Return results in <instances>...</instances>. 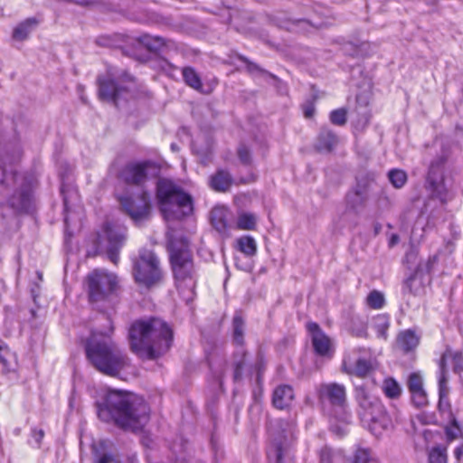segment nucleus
<instances>
[{
	"instance_id": "1",
	"label": "nucleus",
	"mask_w": 463,
	"mask_h": 463,
	"mask_svg": "<svg viewBox=\"0 0 463 463\" xmlns=\"http://www.w3.org/2000/svg\"><path fill=\"white\" fill-rule=\"evenodd\" d=\"M99 418L126 430H142L149 420V407L143 398L122 391H109L97 402Z\"/></svg>"
},
{
	"instance_id": "2",
	"label": "nucleus",
	"mask_w": 463,
	"mask_h": 463,
	"mask_svg": "<svg viewBox=\"0 0 463 463\" xmlns=\"http://www.w3.org/2000/svg\"><path fill=\"white\" fill-rule=\"evenodd\" d=\"M128 335L131 350L148 359H155L165 353L173 338L167 324L157 317L136 320Z\"/></svg>"
},
{
	"instance_id": "3",
	"label": "nucleus",
	"mask_w": 463,
	"mask_h": 463,
	"mask_svg": "<svg viewBox=\"0 0 463 463\" xmlns=\"http://www.w3.org/2000/svg\"><path fill=\"white\" fill-rule=\"evenodd\" d=\"M32 203L31 184L13 168L2 169L0 177V227L18 213L27 212Z\"/></svg>"
},
{
	"instance_id": "4",
	"label": "nucleus",
	"mask_w": 463,
	"mask_h": 463,
	"mask_svg": "<svg viewBox=\"0 0 463 463\" xmlns=\"http://www.w3.org/2000/svg\"><path fill=\"white\" fill-rule=\"evenodd\" d=\"M167 250L176 287L193 291L196 270L188 239L178 232L169 233Z\"/></svg>"
},
{
	"instance_id": "5",
	"label": "nucleus",
	"mask_w": 463,
	"mask_h": 463,
	"mask_svg": "<svg viewBox=\"0 0 463 463\" xmlns=\"http://www.w3.org/2000/svg\"><path fill=\"white\" fill-rule=\"evenodd\" d=\"M86 354L97 371L109 376H117L128 364V357L115 343L96 335L88 341Z\"/></svg>"
},
{
	"instance_id": "6",
	"label": "nucleus",
	"mask_w": 463,
	"mask_h": 463,
	"mask_svg": "<svg viewBox=\"0 0 463 463\" xmlns=\"http://www.w3.org/2000/svg\"><path fill=\"white\" fill-rule=\"evenodd\" d=\"M156 199L162 213L175 217L193 212V200L179 185L169 179H159L156 184Z\"/></svg>"
},
{
	"instance_id": "7",
	"label": "nucleus",
	"mask_w": 463,
	"mask_h": 463,
	"mask_svg": "<svg viewBox=\"0 0 463 463\" xmlns=\"http://www.w3.org/2000/svg\"><path fill=\"white\" fill-rule=\"evenodd\" d=\"M133 277L137 284L146 288L158 285L163 279L160 260L155 252L143 250L133 260Z\"/></svg>"
},
{
	"instance_id": "8",
	"label": "nucleus",
	"mask_w": 463,
	"mask_h": 463,
	"mask_svg": "<svg viewBox=\"0 0 463 463\" xmlns=\"http://www.w3.org/2000/svg\"><path fill=\"white\" fill-rule=\"evenodd\" d=\"M358 402L362 420L367 423L369 430L379 437L392 423L384 406L378 398L364 392L359 393Z\"/></svg>"
},
{
	"instance_id": "9",
	"label": "nucleus",
	"mask_w": 463,
	"mask_h": 463,
	"mask_svg": "<svg viewBox=\"0 0 463 463\" xmlns=\"http://www.w3.org/2000/svg\"><path fill=\"white\" fill-rule=\"evenodd\" d=\"M99 96L102 100L113 101L125 97L134 87V78L125 71L109 70L106 76L99 77Z\"/></svg>"
},
{
	"instance_id": "10",
	"label": "nucleus",
	"mask_w": 463,
	"mask_h": 463,
	"mask_svg": "<svg viewBox=\"0 0 463 463\" xmlns=\"http://www.w3.org/2000/svg\"><path fill=\"white\" fill-rule=\"evenodd\" d=\"M445 161L444 156L433 160L427 177L431 196L439 199L443 204L454 197L452 176L450 174H445L443 170Z\"/></svg>"
},
{
	"instance_id": "11",
	"label": "nucleus",
	"mask_w": 463,
	"mask_h": 463,
	"mask_svg": "<svg viewBox=\"0 0 463 463\" xmlns=\"http://www.w3.org/2000/svg\"><path fill=\"white\" fill-rule=\"evenodd\" d=\"M161 166L151 160L127 164L120 171V179L128 184L142 186L150 179L159 175Z\"/></svg>"
},
{
	"instance_id": "12",
	"label": "nucleus",
	"mask_w": 463,
	"mask_h": 463,
	"mask_svg": "<svg viewBox=\"0 0 463 463\" xmlns=\"http://www.w3.org/2000/svg\"><path fill=\"white\" fill-rule=\"evenodd\" d=\"M116 275L104 270H94L89 276V295L92 302L106 300L116 290Z\"/></svg>"
},
{
	"instance_id": "13",
	"label": "nucleus",
	"mask_w": 463,
	"mask_h": 463,
	"mask_svg": "<svg viewBox=\"0 0 463 463\" xmlns=\"http://www.w3.org/2000/svg\"><path fill=\"white\" fill-rule=\"evenodd\" d=\"M120 203L124 211L136 222L139 223L148 219L151 211L150 196L146 192L136 197H123Z\"/></svg>"
},
{
	"instance_id": "14",
	"label": "nucleus",
	"mask_w": 463,
	"mask_h": 463,
	"mask_svg": "<svg viewBox=\"0 0 463 463\" xmlns=\"http://www.w3.org/2000/svg\"><path fill=\"white\" fill-rule=\"evenodd\" d=\"M319 400L328 402L333 407L344 408L346 404V391L343 384L337 383H322L317 388Z\"/></svg>"
},
{
	"instance_id": "15",
	"label": "nucleus",
	"mask_w": 463,
	"mask_h": 463,
	"mask_svg": "<svg viewBox=\"0 0 463 463\" xmlns=\"http://www.w3.org/2000/svg\"><path fill=\"white\" fill-rule=\"evenodd\" d=\"M103 232L107 240L106 252L108 258L114 264H117L119 259V250L125 241V230L107 223Z\"/></svg>"
},
{
	"instance_id": "16",
	"label": "nucleus",
	"mask_w": 463,
	"mask_h": 463,
	"mask_svg": "<svg viewBox=\"0 0 463 463\" xmlns=\"http://www.w3.org/2000/svg\"><path fill=\"white\" fill-rule=\"evenodd\" d=\"M341 370L347 374L364 378L371 373L373 364L364 358L354 360L351 355H347L343 360Z\"/></svg>"
},
{
	"instance_id": "17",
	"label": "nucleus",
	"mask_w": 463,
	"mask_h": 463,
	"mask_svg": "<svg viewBox=\"0 0 463 463\" xmlns=\"http://www.w3.org/2000/svg\"><path fill=\"white\" fill-rule=\"evenodd\" d=\"M307 329L312 335V344L317 354L326 355L330 352V339L321 331L317 323H308Z\"/></svg>"
},
{
	"instance_id": "18",
	"label": "nucleus",
	"mask_w": 463,
	"mask_h": 463,
	"mask_svg": "<svg viewBox=\"0 0 463 463\" xmlns=\"http://www.w3.org/2000/svg\"><path fill=\"white\" fill-rule=\"evenodd\" d=\"M294 399V392L290 385L282 384L278 386L273 392L272 403L273 405L283 410L289 406Z\"/></svg>"
},
{
	"instance_id": "19",
	"label": "nucleus",
	"mask_w": 463,
	"mask_h": 463,
	"mask_svg": "<svg viewBox=\"0 0 463 463\" xmlns=\"http://www.w3.org/2000/svg\"><path fill=\"white\" fill-rule=\"evenodd\" d=\"M397 346L404 353L413 351L420 344V335L413 330L407 329L402 331L397 335Z\"/></svg>"
},
{
	"instance_id": "20",
	"label": "nucleus",
	"mask_w": 463,
	"mask_h": 463,
	"mask_svg": "<svg viewBox=\"0 0 463 463\" xmlns=\"http://www.w3.org/2000/svg\"><path fill=\"white\" fill-rule=\"evenodd\" d=\"M337 137L328 129H322L317 137L316 149L319 152L329 153L337 145Z\"/></svg>"
},
{
	"instance_id": "21",
	"label": "nucleus",
	"mask_w": 463,
	"mask_h": 463,
	"mask_svg": "<svg viewBox=\"0 0 463 463\" xmlns=\"http://www.w3.org/2000/svg\"><path fill=\"white\" fill-rule=\"evenodd\" d=\"M232 184V177L228 171L223 169L218 170L211 176L210 185L217 192H226L230 189Z\"/></svg>"
},
{
	"instance_id": "22",
	"label": "nucleus",
	"mask_w": 463,
	"mask_h": 463,
	"mask_svg": "<svg viewBox=\"0 0 463 463\" xmlns=\"http://www.w3.org/2000/svg\"><path fill=\"white\" fill-rule=\"evenodd\" d=\"M288 444L285 437H279L274 439L271 446L268 450V457L269 460H274V463H283V458L287 455Z\"/></svg>"
},
{
	"instance_id": "23",
	"label": "nucleus",
	"mask_w": 463,
	"mask_h": 463,
	"mask_svg": "<svg viewBox=\"0 0 463 463\" xmlns=\"http://www.w3.org/2000/svg\"><path fill=\"white\" fill-rule=\"evenodd\" d=\"M231 215L227 208L222 206L214 207L211 212V222L213 226L219 232H224L228 227V219Z\"/></svg>"
},
{
	"instance_id": "24",
	"label": "nucleus",
	"mask_w": 463,
	"mask_h": 463,
	"mask_svg": "<svg viewBox=\"0 0 463 463\" xmlns=\"http://www.w3.org/2000/svg\"><path fill=\"white\" fill-rule=\"evenodd\" d=\"M247 360V352L240 347L233 355V379L234 381H240L242 378L243 373L245 371H250L246 363Z\"/></svg>"
},
{
	"instance_id": "25",
	"label": "nucleus",
	"mask_w": 463,
	"mask_h": 463,
	"mask_svg": "<svg viewBox=\"0 0 463 463\" xmlns=\"http://www.w3.org/2000/svg\"><path fill=\"white\" fill-rule=\"evenodd\" d=\"M389 326L390 321L386 315H378L372 319L371 327L376 332L379 338L387 339Z\"/></svg>"
},
{
	"instance_id": "26",
	"label": "nucleus",
	"mask_w": 463,
	"mask_h": 463,
	"mask_svg": "<svg viewBox=\"0 0 463 463\" xmlns=\"http://www.w3.org/2000/svg\"><path fill=\"white\" fill-rule=\"evenodd\" d=\"M37 24V21L34 18L26 19L24 22L17 25L13 32V38L16 41L25 40L33 28Z\"/></svg>"
},
{
	"instance_id": "27",
	"label": "nucleus",
	"mask_w": 463,
	"mask_h": 463,
	"mask_svg": "<svg viewBox=\"0 0 463 463\" xmlns=\"http://www.w3.org/2000/svg\"><path fill=\"white\" fill-rule=\"evenodd\" d=\"M183 78L186 85L195 90L202 91L203 84L199 74L192 67H184L182 71Z\"/></svg>"
},
{
	"instance_id": "28",
	"label": "nucleus",
	"mask_w": 463,
	"mask_h": 463,
	"mask_svg": "<svg viewBox=\"0 0 463 463\" xmlns=\"http://www.w3.org/2000/svg\"><path fill=\"white\" fill-rule=\"evenodd\" d=\"M275 24L281 28L288 31H296L298 27L305 28L308 24V21L305 19L290 20L280 14L275 17Z\"/></svg>"
},
{
	"instance_id": "29",
	"label": "nucleus",
	"mask_w": 463,
	"mask_h": 463,
	"mask_svg": "<svg viewBox=\"0 0 463 463\" xmlns=\"http://www.w3.org/2000/svg\"><path fill=\"white\" fill-rule=\"evenodd\" d=\"M137 41L151 52H156L165 45L164 38L159 36H151L149 34L141 35L137 38Z\"/></svg>"
},
{
	"instance_id": "30",
	"label": "nucleus",
	"mask_w": 463,
	"mask_h": 463,
	"mask_svg": "<svg viewBox=\"0 0 463 463\" xmlns=\"http://www.w3.org/2000/svg\"><path fill=\"white\" fill-rule=\"evenodd\" d=\"M233 341L242 347L244 341V320L240 313H236L232 320Z\"/></svg>"
},
{
	"instance_id": "31",
	"label": "nucleus",
	"mask_w": 463,
	"mask_h": 463,
	"mask_svg": "<svg viewBox=\"0 0 463 463\" xmlns=\"http://www.w3.org/2000/svg\"><path fill=\"white\" fill-rule=\"evenodd\" d=\"M367 201V198L362 195H358L351 191L346 194L347 206L355 213H359L362 209H364Z\"/></svg>"
},
{
	"instance_id": "32",
	"label": "nucleus",
	"mask_w": 463,
	"mask_h": 463,
	"mask_svg": "<svg viewBox=\"0 0 463 463\" xmlns=\"http://www.w3.org/2000/svg\"><path fill=\"white\" fill-rule=\"evenodd\" d=\"M14 360V354L11 353L7 345L0 339V364L4 370H13L12 362Z\"/></svg>"
},
{
	"instance_id": "33",
	"label": "nucleus",
	"mask_w": 463,
	"mask_h": 463,
	"mask_svg": "<svg viewBox=\"0 0 463 463\" xmlns=\"http://www.w3.org/2000/svg\"><path fill=\"white\" fill-rule=\"evenodd\" d=\"M238 246L241 252L247 256H253L257 251L255 240L250 236H243L238 240Z\"/></svg>"
},
{
	"instance_id": "34",
	"label": "nucleus",
	"mask_w": 463,
	"mask_h": 463,
	"mask_svg": "<svg viewBox=\"0 0 463 463\" xmlns=\"http://www.w3.org/2000/svg\"><path fill=\"white\" fill-rule=\"evenodd\" d=\"M388 179L393 187L400 189L406 184L408 177L405 171L392 169L388 173Z\"/></svg>"
},
{
	"instance_id": "35",
	"label": "nucleus",
	"mask_w": 463,
	"mask_h": 463,
	"mask_svg": "<svg viewBox=\"0 0 463 463\" xmlns=\"http://www.w3.org/2000/svg\"><path fill=\"white\" fill-rule=\"evenodd\" d=\"M383 390L389 398L395 399L400 396L402 388L393 378L385 379L383 384Z\"/></svg>"
},
{
	"instance_id": "36",
	"label": "nucleus",
	"mask_w": 463,
	"mask_h": 463,
	"mask_svg": "<svg viewBox=\"0 0 463 463\" xmlns=\"http://www.w3.org/2000/svg\"><path fill=\"white\" fill-rule=\"evenodd\" d=\"M448 355L444 354L440 359V376L439 379V396H448L449 395V387H448V379L446 376V372L444 368V363L447 360Z\"/></svg>"
},
{
	"instance_id": "37",
	"label": "nucleus",
	"mask_w": 463,
	"mask_h": 463,
	"mask_svg": "<svg viewBox=\"0 0 463 463\" xmlns=\"http://www.w3.org/2000/svg\"><path fill=\"white\" fill-rule=\"evenodd\" d=\"M403 288L405 291L413 295H418L422 291V283L417 275L411 276L405 282Z\"/></svg>"
},
{
	"instance_id": "38",
	"label": "nucleus",
	"mask_w": 463,
	"mask_h": 463,
	"mask_svg": "<svg viewBox=\"0 0 463 463\" xmlns=\"http://www.w3.org/2000/svg\"><path fill=\"white\" fill-rule=\"evenodd\" d=\"M367 305L374 309L382 308L385 304V298L383 293L373 290L366 298Z\"/></svg>"
},
{
	"instance_id": "39",
	"label": "nucleus",
	"mask_w": 463,
	"mask_h": 463,
	"mask_svg": "<svg viewBox=\"0 0 463 463\" xmlns=\"http://www.w3.org/2000/svg\"><path fill=\"white\" fill-rule=\"evenodd\" d=\"M256 225V217L252 213H241L237 220V226L241 230H253Z\"/></svg>"
},
{
	"instance_id": "40",
	"label": "nucleus",
	"mask_w": 463,
	"mask_h": 463,
	"mask_svg": "<svg viewBox=\"0 0 463 463\" xmlns=\"http://www.w3.org/2000/svg\"><path fill=\"white\" fill-rule=\"evenodd\" d=\"M352 463H378L368 449H358L353 458Z\"/></svg>"
},
{
	"instance_id": "41",
	"label": "nucleus",
	"mask_w": 463,
	"mask_h": 463,
	"mask_svg": "<svg viewBox=\"0 0 463 463\" xmlns=\"http://www.w3.org/2000/svg\"><path fill=\"white\" fill-rule=\"evenodd\" d=\"M369 187H370L369 180L358 179L355 186L351 190V192L369 199Z\"/></svg>"
},
{
	"instance_id": "42",
	"label": "nucleus",
	"mask_w": 463,
	"mask_h": 463,
	"mask_svg": "<svg viewBox=\"0 0 463 463\" xmlns=\"http://www.w3.org/2000/svg\"><path fill=\"white\" fill-rule=\"evenodd\" d=\"M430 463H447L446 449L441 448H434L429 456Z\"/></svg>"
},
{
	"instance_id": "43",
	"label": "nucleus",
	"mask_w": 463,
	"mask_h": 463,
	"mask_svg": "<svg viewBox=\"0 0 463 463\" xmlns=\"http://www.w3.org/2000/svg\"><path fill=\"white\" fill-rule=\"evenodd\" d=\"M346 115L345 109H335L330 113V120L334 125L344 126L346 123Z\"/></svg>"
},
{
	"instance_id": "44",
	"label": "nucleus",
	"mask_w": 463,
	"mask_h": 463,
	"mask_svg": "<svg viewBox=\"0 0 463 463\" xmlns=\"http://www.w3.org/2000/svg\"><path fill=\"white\" fill-rule=\"evenodd\" d=\"M61 193L63 196V203L65 211L69 210L70 200L72 195H75L76 193L73 187L71 184H64V177L62 176V184L61 187Z\"/></svg>"
},
{
	"instance_id": "45",
	"label": "nucleus",
	"mask_w": 463,
	"mask_h": 463,
	"mask_svg": "<svg viewBox=\"0 0 463 463\" xmlns=\"http://www.w3.org/2000/svg\"><path fill=\"white\" fill-rule=\"evenodd\" d=\"M237 156L241 164L244 165H250L251 164V153L250 149L244 146L241 145L237 149Z\"/></svg>"
},
{
	"instance_id": "46",
	"label": "nucleus",
	"mask_w": 463,
	"mask_h": 463,
	"mask_svg": "<svg viewBox=\"0 0 463 463\" xmlns=\"http://www.w3.org/2000/svg\"><path fill=\"white\" fill-rule=\"evenodd\" d=\"M411 393L412 402L416 407H422L428 403L427 394L423 389Z\"/></svg>"
},
{
	"instance_id": "47",
	"label": "nucleus",
	"mask_w": 463,
	"mask_h": 463,
	"mask_svg": "<svg viewBox=\"0 0 463 463\" xmlns=\"http://www.w3.org/2000/svg\"><path fill=\"white\" fill-rule=\"evenodd\" d=\"M408 388L411 392L422 390V379L417 373H412L408 381Z\"/></svg>"
},
{
	"instance_id": "48",
	"label": "nucleus",
	"mask_w": 463,
	"mask_h": 463,
	"mask_svg": "<svg viewBox=\"0 0 463 463\" xmlns=\"http://www.w3.org/2000/svg\"><path fill=\"white\" fill-rule=\"evenodd\" d=\"M448 420L451 422V425L446 427V435L448 439H454L460 434V429L458 426L454 417Z\"/></svg>"
},
{
	"instance_id": "49",
	"label": "nucleus",
	"mask_w": 463,
	"mask_h": 463,
	"mask_svg": "<svg viewBox=\"0 0 463 463\" xmlns=\"http://www.w3.org/2000/svg\"><path fill=\"white\" fill-rule=\"evenodd\" d=\"M438 407L440 412L447 414L448 419L453 417L448 396H439Z\"/></svg>"
},
{
	"instance_id": "50",
	"label": "nucleus",
	"mask_w": 463,
	"mask_h": 463,
	"mask_svg": "<svg viewBox=\"0 0 463 463\" xmlns=\"http://www.w3.org/2000/svg\"><path fill=\"white\" fill-rule=\"evenodd\" d=\"M453 363L455 371H460L463 369V357L460 354H457L453 356Z\"/></svg>"
},
{
	"instance_id": "51",
	"label": "nucleus",
	"mask_w": 463,
	"mask_h": 463,
	"mask_svg": "<svg viewBox=\"0 0 463 463\" xmlns=\"http://www.w3.org/2000/svg\"><path fill=\"white\" fill-rule=\"evenodd\" d=\"M99 463H120V461L112 455L104 454L99 458Z\"/></svg>"
},
{
	"instance_id": "52",
	"label": "nucleus",
	"mask_w": 463,
	"mask_h": 463,
	"mask_svg": "<svg viewBox=\"0 0 463 463\" xmlns=\"http://www.w3.org/2000/svg\"><path fill=\"white\" fill-rule=\"evenodd\" d=\"M315 107L312 103L307 104L304 107V115L306 118H311L314 115Z\"/></svg>"
},
{
	"instance_id": "53",
	"label": "nucleus",
	"mask_w": 463,
	"mask_h": 463,
	"mask_svg": "<svg viewBox=\"0 0 463 463\" xmlns=\"http://www.w3.org/2000/svg\"><path fill=\"white\" fill-rule=\"evenodd\" d=\"M454 455L458 461L461 460L463 457V444L455 449Z\"/></svg>"
},
{
	"instance_id": "54",
	"label": "nucleus",
	"mask_w": 463,
	"mask_h": 463,
	"mask_svg": "<svg viewBox=\"0 0 463 463\" xmlns=\"http://www.w3.org/2000/svg\"><path fill=\"white\" fill-rule=\"evenodd\" d=\"M398 242H399V236L397 234H392L391 236V239H390V241H389L390 246H394Z\"/></svg>"
},
{
	"instance_id": "55",
	"label": "nucleus",
	"mask_w": 463,
	"mask_h": 463,
	"mask_svg": "<svg viewBox=\"0 0 463 463\" xmlns=\"http://www.w3.org/2000/svg\"><path fill=\"white\" fill-rule=\"evenodd\" d=\"M358 336H367V333L365 330H362L360 333L357 334Z\"/></svg>"
},
{
	"instance_id": "56",
	"label": "nucleus",
	"mask_w": 463,
	"mask_h": 463,
	"mask_svg": "<svg viewBox=\"0 0 463 463\" xmlns=\"http://www.w3.org/2000/svg\"><path fill=\"white\" fill-rule=\"evenodd\" d=\"M171 148H172L174 151L177 150V146H176V145H175V144H172Z\"/></svg>"
},
{
	"instance_id": "57",
	"label": "nucleus",
	"mask_w": 463,
	"mask_h": 463,
	"mask_svg": "<svg viewBox=\"0 0 463 463\" xmlns=\"http://www.w3.org/2000/svg\"><path fill=\"white\" fill-rule=\"evenodd\" d=\"M326 456L327 457L328 455L327 454H322V461L325 462L326 460Z\"/></svg>"
},
{
	"instance_id": "58",
	"label": "nucleus",
	"mask_w": 463,
	"mask_h": 463,
	"mask_svg": "<svg viewBox=\"0 0 463 463\" xmlns=\"http://www.w3.org/2000/svg\"><path fill=\"white\" fill-rule=\"evenodd\" d=\"M39 436H40V438H42L43 436V430H40Z\"/></svg>"
},
{
	"instance_id": "59",
	"label": "nucleus",
	"mask_w": 463,
	"mask_h": 463,
	"mask_svg": "<svg viewBox=\"0 0 463 463\" xmlns=\"http://www.w3.org/2000/svg\"><path fill=\"white\" fill-rule=\"evenodd\" d=\"M251 68L257 69V66H256V65H254V64H250V69H251Z\"/></svg>"
},
{
	"instance_id": "60",
	"label": "nucleus",
	"mask_w": 463,
	"mask_h": 463,
	"mask_svg": "<svg viewBox=\"0 0 463 463\" xmlns=\"http://www.w3.org/2000/svg\"><path fill=\"white\" fill-rule=\"evenodd\" d=\"M64 222H65V224H67V223H68V218H67V216H65V218H64Z\"/></svg>"
},
{
	"instance_id": "61",
	"label": "nucleus",
	"mask_w": 463,
	"mask_h": 463,
	"mask_svg": "<svg viewBox=\"0 0 463 463\" xmlns=\"http://www.w3.org/2000/svg\"><path fill=\"white\" fill-rule=\"evenodd\" d=\"M109 331H110V332H112V331H113V326H110Z\"/></svg>"
},
{
	"instance_id": "62",
	"label": "nucleus",
	"mask_w": 463,
	"mask_h": 463,
	"mask_svg": "<svg viewBox=\"0 0 463 463\" xmlns=\"http://www.w3.org/2000/svg\"><path fill=\"white\" fill-rule=\"evenodd\" d=\"M258 371H259L258 373H260V365L259 366Z\"/></svg>"
}]
</instances>
